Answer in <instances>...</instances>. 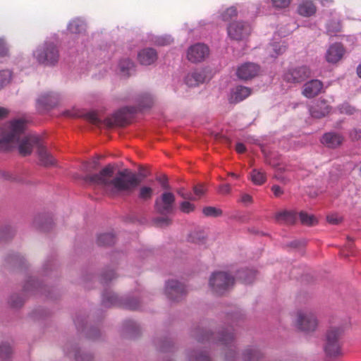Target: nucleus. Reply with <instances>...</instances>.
<instances>
[{"label":"nucleus","mask_w":361,"mask_h":361,"mask_svg":"<svg viewBox=\"0 0 361 361\" xmlns=\"http://www.w3.org/2000/svg\"><path fill=\"white\" fill-rule=\"evenodd\" d=\"M103 277L105 281H111L115 277V274L111 271L109 273L104 274Z\"/></svg>","instance_id":"0e129e2a"},{"label":"nucleus","mask_w":361,"mask_h":361,"mask_svg":"<svg viewBox=\"0 0 361 361\" xmlns=\"http://www.w3.org/2000/svg\"><path fill=\"white\" fill-rule=\"evenodd\" d=\"M12 353L11 346L7 343H4L0 345V357L2 359H6Z\"/></svg>","instance_id":"37998d69"},{"label":"nucleus","mask_w":361,"mask_h":361,"mask_svg":"<svg viewBox=\"0 0 361 361\" xmlns=\"http://www.w3.org/2000/svg\"><path fill=\"white\" fill-rule=\"evenodd\" d=\"M238 15L237 9L234 6L228 8L222 14L221 17L223 20L228 21L235 18Z\"/></svg>","instance_id":"58836bf2"},{"label":"nucleus","mask_w":361,"mask_h":361,"mask_svg":"<svg viewBox=\"0 0 361 361\" xmlns=\"http://www.w3.org/2000/svg\"><path fill=\"white\" fill-rule=\"evenodd\" d=\"M34 56L39 63L53 65L58 61L59 51L52 42H46L39 46L34 52Z\"/></svg>","instance_id":"39448f33"},{"label":"nucleus","mask_w":361,"mask_h":361,"mask_svg":"<svg viewBox=\"0 0 361 361\" xmlns=\"http://www.w3.org/2000/svg\"><path fill=\"white\" fill-rule=\"evenodd\" d=\"M154 195V189L149 186L142 185L139 188L137 197L143 201H149Z\"/></svg>","instance_id":"cd10ccee"},{"label":"nucleus","mask_w":361,"mask_h":361,"mask_svg":"<svg viewBox=\"0 0 361 361\" xmlns=\"http://www.w3.org/2000/svg\"><path fill=\"white\" fill-rule=\"evenodd\" d=\"M286 50V46L280 43H274L269 48V52L271 54V56L274 58L284 53Z\"/></svg>","instance_id":"72a5a7b5"},{"label":"nucleus","mask_w":361,"mask_h":361,"mask_svg":"<svg viewBox=\"0 0 361 361\" xmlns=\"http://www.w3.org/2000/svg\"><path fill=\"white\" fill-rule=\"evenodd\" d=\"M193 191L195 195L197 197V198H200L204 194L205 188L204 186L202 185H197L193 188Z\"/></svg>","instance_id":"8fccbe9b"},{"label":"nucleus","mask_w":361,"mask_h":361,"mask_svg":"<svg viewBox=\"0 0 361 361\" xmlns=\"http://www.w3.org/2000/svg\"><path fill=\"white\" fill-rule=\"evenodd\" d=\"M153 103L152 97L149 94H146L143 97L140 105L141 108H149L152 106Z\"/></svg>","instance_id":"49530a36"},{"label":"nucleus","mask_w":361,"mask_h":361,"mask_svg":"<svg viewBox=\"0 0 361 361\" xmlns=\"http://www.w3.org/2000/svg\"><path fill=\"white\" fill-rule=\"evenodd\" d=\"M8 47L5 41L3 39H0V56H5L8 54Z\"/></svg>","instance_id":"603ef678"},{"label":"nucleus","mask_w":361,"mask_h":361,"mask_svg":"<svg viewBox=\"0 0 361 361\" xmlns=\"http://www.w3.org/2000/svg\"><path fill=\"white\" fill-rule=\"evenodd\" d=\"M178 194L185 200H196L197 198L192 195L191 193L182 194V190L177 191Z\"/></svg>","instance_id":"4d7b16f0"},{"label":"nucleus","mask_w":361,"mask_h":361,"mask_svg":"<svg viewBox=\"0 0 361 361\" xmlns=\"http://www.w3.org/2000/svg\"><path fill=\"white\" fill-rule=\"evenodd\" d=\"M271 191L274 192V195L276 197H279L280 195H281L282 194H283V190H282V188L278 185H274L272 187H271Z\"/></svg>","instance_id":"6e6d98bb"},{"label":"nucleus","mask_w":361,"mask_h":361,"mask_svg":"<svg viewBox=\"0 0 361 361\" xmlns=\"http://www.w3.org/2000/svg\"><path fill=\"white\" fill-rule=\"evenodd\" d=\"M189 241L198 245L205 243V236L201 232H194L189 235Z\"/></svg>","instance_id":"4c0bfd02"},{"label":"nucleus","mask_w":361,"mask_h":361,"mask_svg":"<svg viewBox=\"0 0 361 361\" xmlns=\"http://www.w3.org/2000/svg\"><path fill=\"white\" fill-rule=\"evenodd\" d=\"M2 176L6 180H14V178L13 177V176L11 174H10L8 172H3Z\"/></svg>","instance_id":"774afa93"},{"label":"nucleus","mask_w":361,"mask_h":361,"mask_svg":"<svg viewBox=\"0 0 361 361\" xmlns=\"http://www.w3.org/2000/svg\"><path fill=\"white\" fill-rule=\"evenodd\" d=\"M165 292L168 298L174 302L182 300L187 293L185 286L175 280L166 283Z\"/></svg>","instance_id":"9d476101"},{"label":"nucleus","mask_w":361,"mask_h":361,"mask_svg":"<svg viewBox=\"0 0 361 361\" xmlns=\"http://www.w3.org/2000/svg\"><path fill=\"white\" fill-rule=\"evenodd\" d=\"M85 23L79 20L75 19L70 22L68 29L71 33H80L85 30Z\"/></svg>","instance_id":"7c9ffc66"},{"label":"nucleus","mask_w":361,"mask_h":361,"mask_svg":"<svg viewBox=\"0 0 361 361\" xmlns=\"http://www.w3.org/2000/svg\"><path fill=\"white\" fill-rule=\"evenodd\" d=\"M212 334H209V333H206L204 336H203L202 337H200L198 338V341L200 342H203L204 340H207V341H210V336H212Z\"/></svg>","instance_id":"69168bd1"},{"label":"nucleus","mask_w":361,"mask_h":361,"mask_svg":"<svg viewBox=\"0 0 361 361\" xmlns=\"http://www.w3.org/2000/svg\"><path fill=\"white\" fill-rule=\"evenodd\" d=\"M298 327L304 331H314L317 326V320L310 311H300L296 320Z\"/></svg>","instance_id":"6e6552de"},{"label":"nucleus","mask_w":361,"mask_h":361,"mask_svg":"<svg viewBox=\"0 0 361 361\" xmlns=\"http://www.w3.org/2000/svg\"><path fill=\"white\" fill-rule=\"evenodd\" d=\"M102 302L106 307L116 305L118 303V299L114 293H105L103 295Z\"/></svg>","instance_id":"c9c22d12"},{"label":"nucleus","mask_w":361,"mask_h":361,"mask_svg":"<svg viewBox=\"0 0 361 361\" xmlns=\"http://www.w3.org/2000/svg\"><path fill=\"white\" fill-rule=\"evenodd\" d=\"M85 118L92 124L97 126H99L102 123V121L99 118L97 114L94 111L86 114L85 115Z\"/></svg>","instance_id":"a19ab883"},{"label":"nucleus","mask_w":361,"mask_h":361,"mask_svg":"<svg viewBox=\"0 0 361 361\" xmlns=\"http://www.w3.org/2000/svg\"><path fill=\"white\" fill-rule=\"evenodd\" d=\"M37 154L41 165L44 166H51L55 164V159L49 153H48L47 149L42 143L38 145Z\"/></svg>","instance_id":"4be33fe9"},{"label":"nucleus","mask_w":361,"mask_h":361,"mask_svg":"<svg viewBox=\"0 0 361 361\" xmlns=\"http://www.w3.org/2000/svg\"><path fill=\"white\" fill-rule=\"evenodd\" d=\"M311 75L310 69L306 66H302L288 70L283 75V79L288 82L300 83Z\"/></svg>","instance_id":"1a4fd4ad"},{"label":"nucleus","mask_w":361,"mask_h":361,"mask_svg":"<svg viewBox=\"0 0 361 361\" xmlns=\"http://www.w3.org/2000/svg\"><path fill=\"white\" fill-rule=\"evenodd\" d=\"M176 197L171 192H164L154 201V209L161 215L171 214L175 209Z\"/></svg>","instance_id":"423d86ee"},{"label":"nucleus","mask_w":361,"mask_h":361,"mask_svg":"<svg viewBox=\"0 0 361 361\" xmlns=\"http://www.w3.org/2000/svg\"><path fill=\"white\" fill-rule=\"evenodd\" d=\"M59 102L58 95L54 93H44L37 99V107L42 110H48L54 107Z\"/></svg>","instance_id":"dca6fc26"},{"label":"nucleus","mask_w":361,"mask_h":361,"mask_svg":"<svg viewBox=\"0 0 361 361\" xmlns=\"http://www.w3.org/2000/svg\"><path fill=\"white\" fill-rule=\"evenodd\" d=\"M8 114V111L3 107H0V118L6 117Z\"/></svg>","instance_id":"338daca9"},{"label":"nucleus","mask_w":361,"mask_h":361,"mask_svg":"<svg viewBox=\"0 0 361 361\" xmlns=\"http://www.w3.org/2000/svg\"><path fill=\"white\" fill-rule=\"evenodd\" d=\"M11 80V73L8 71H0V90Z\"/></svg>","instance_id":"c03bdc74"},{"label":"nucleus","mask_w":361,"mask_h":361,"mask_svg":"<svg viewBox=\"0 0 361 361\" xmlns=\"http://www.w3.org/2000/svg\"><path fill=\"white\" fill-rule=\"evenodd\" d=\"M235 150L238 153L242 154L246 151V147L244 144L239 142L235 145Z\"/></svg>","instance_id":"680f3d73"},{"label":"nucleus","mask_w":361,"mask_h":361,"mask_svg":"<svg viewBox=\"0 0 361 361\" xmlns=\"http://www.w3.org/2000/svg\"><path fill=\"white\" fill-rule=\"evenodd\" d=\"M124 305L125 307H127L130 310H137L138 307V302L137 300H133L132 301L125 303Z\"/></svg>","instance_id":"13d9d810"},{"label":"nucleus","mask_w":361,"mask_h":361,"mask_svg":"<svg viewBox=\"0 0 361 361\" xmlns=\"http://www.w3.org/2000/svg\"><path fill=\"white\" fill-rule=\"evenodd\" d=\"M241 201L243 203H251L252 201V197L248 194H244L242 195Z\"/></svg>","instance_id":"e2e57ef3"},{"label":"nucleus","mask_w":361,"mask_h":361,"mask_svg":"<svg viewBox=\"0 0 361 361\" xmlns=\"http://www.w3.org/2000/svg\"><path fill=\"white\" fill-rule=\"evenodd\" d=\"M190 359L191 361H210L209 356L204 353H200L195 357L192 355Z\"/></svg>","instance_id":"09e8293b"},{"label":"nucleus","mask_w":361,"mask_h":361,"mask_svg":"<svg viewBox=\"0 0 361 361\" xmlns=\"http://www.w3.org/2000/svg\"><path fill=\"white\" fill-rule=\"evenodd\" d=\"M172 222L171 219L168 216H160L154 219L153 223L157 227H165L169 226Z\"/></svg>","instance_id":"ea45409f"},{"label":"nucleus","mask_w":361,"mask_h":361,"mask_svg":"<svg viewBox=\"0 0 361 361\" xmlns=\"http://www.w3.org/2000/svg\"><path fill=\"white\" fill-rule=\"evenodd\" d=\"M339 111L341 114L353 115L355 113L356 109L349 104L344 103L339 106Z\"/></svg>","instance_id":"79ce46f5"},{"label":"nucleus","mask_w":361,"mask_h":361,"mask_svg":"<svg viewBox=\"0 0 361 361\" xmlns=\"http://www.w3.org/2000/svg\"><path fill=\"white\" fill-rule=\"evenodd\" d=\"M228 35L231 39L243 41L247 39L251 33L250 25L243 21H236L229 24L227 28Z\"/></svg>","instance_id":"0eeeda50"},{"label":"nucleus","mask_w":361,"mask_h":361,"mask_svg":"<svg viewBox=\"0 0 361 361\" xmlns=\"http://www.w3.org/2000/svg\"><path fill=\"white\" fill-rule=\"evenodd\" d=\"M310 114L312 117L320 118L326 116L331 111L330 106L324 100H319L311 106Z\"/></svg>","instance_id":"6ab92c4d"},{"label":"nucleus","mask_w":361,"mask_h":361,"mask_svg":"<svg viewBox=\"0 0 361 361\" xmlns=\"http://www.w3.org/2000/svg\"><path fill=\"white\" fill-rule=\"evenodd\" d=\"M137 59L142 65L149 66L157 59V53L152 48H146L138 53Z\"/></svg>","instance_id":"aec40b11"},{"label":"nucleus","mask_w":361,"mask_h":361,"mask_svg":"<svg viewBox=\"0 0 361 361\" xmlns=\"http://www.w3.org/2000/svg\"><path fill=\"white\" fill-rule=\"evenodd\" d=\"M25 121L23 119H16L11 121L6 127L0 128V148L2 150H9L11 145L18 142V151L22 156L31 154L33 147H38L41 141L38 136L29 135L20 140L25 129Z\"/></svg>","instance_id":"f03ea898"},{"label":"nucleus","mask_w":361,"mask_h":361,"mask_svg":"<svg viewBox=\"0 0 361 361\" xmlns=\"http://www.w3.org/2000/svg\"><path fill=\"white\" fill-rule=\"evenodd\" d=\"M205 75L203 71H194L188 73L185 77V83L189 87H195L203 83Z\"/></svg>","instance_id":"5701e85b"},{"label":"nucleus","mask_w":361,"mask_h":361,"mask_svg":"<svg viewBox=\"0 0 361 361\" xmlns=\"http://www.w3.org/2000/svg\"><path fill=\"white\" fill-rule=\"evenodd\" d=\"M251 92L252 90L249 87L242 85L237 86L232 91L229 97V102L231 104H237L249 97Z\"/></svg>","instance_id":"a211bd4d"},{"label":"nucleus","mask_w":361,"mask_h":361,"mask_svg":"<svg viewBox=\"0 0 361 361\" xmlns=\"http://www.w3.org/2000/svg\"><path fill=\"white\" fill-rule=\"evenodd\" d=\"M133 66H134L133 62L129 59H122L119 63V67H120L121 72L124 75H129L130 71L133 68Z\"/></svg>","instance_id":"f704fd0d"},{"label":"nucleus","mask_w":361,"mask_h":361,"mask_svg":"<svg viewBox=\"0 0 361 361\" xmlns=\"http://www.w3.org/2000/svg\"><path fill=\"white\" fill-rule=\"evenodd\" d=\"M322 87V82L317 79L311 80L303 85L302 93L307 98H313L320 93Z\"/></svg>","instance_id":"2eb2a0df"},{"label":"nucleus","mask_w":361,"mask_h":361,"mask_svg":"<svg viewBox=\"0 0 361 361\" xmlns=\"http://www.w3.org/2000/svg\"><path fill=\"white\" fill-rule=\"evenodd\" d=\"M300 222L306 226H314L317 223V220L313 215H310L305 212H300L299 214Z\"/></svg>","instance_id":"2f4dec72"},{"label":"nucleus","mask_w":361,"mask_h":361,"mask_svg":"<svg viewBox=\"0 0 361 361\" xmlns=\"http://www.w3.org/2000/svg\"><path fill=\"white\" fill-rule=\"evenodd\" d=\"M34 225L36 228L43 231H48L51 228L52 219L40 215L35 219Z\"/></svg>","instance_id":"b1692460"},{"label":"nucleus","mask_w":361,"mask_h":361,"mask_svg":"<svg viewBox=\"0 0 361 361\" xmlns=\"http://www.w3.org/2000/svg\"><path fill=\"white\" fill-rule=\"evenodd\" d=\"M259 72V66L254 63H245L237 70V75L241 80H250L257 76Z\"/></svg>","instance_id":"f8f14e48"},{"label":"nucleus","mask_w":361,"mask_h":361,"mask_svg":"<svg viewBox=\"0 0 361 361\" xmlns=\"http://www.w3.org/2000/svg\"><path fill=\"white\" fill-rule=\"evenodd\" d=\"M271 2L274 7L283 8L289 6L290 0H271Z\"/></svg>","instance_id":"de8ad7c7"},{"label":"nucleus","mask_w":361,"mask_h":361,"mask_svg":"<svg viewBox=\"0 0 361 361\" xmlns=\"http://www.w3.org/2000/svg\"><path fill=\"white\" fill-rule=\"evenodd\" d=\"M343 332L341 327H331L326 332L324 351L329 357H336L341 354L340 338Z\"/></svg>","instance_id":"20e7f679"},{"label":"nucleus","mask_w":361,"mask_h":361,"mask_svg":"<svg viewBox=\"0 0 361 361\" xmlns=\"http://www.w3.org/2000/svg\"><path fill=\"white\" fill-rule=\"evenodd\" d=\"M349 135L352 140H358L361 138V130L355 128L350 131Z\"/></svg>","instance_id":"3c124183"},{"label":"nucleus","mask_w":361,"mask_h":361,"mask_svg":"<svg viewBox=\"0 0 361 361\" xmlns=\"http://www.w3.org/2000/svg\"><path fill=\"white\" fill-rule=\"evenodd\" d=\"M327 221L331 224H338L341 219L337 215L332 214L327 216Z\"/></svg>","instance_id":"5fc2aeb1"},{"label":"nucleus","mask_w":361,"mask_h":361,"mask_svg":"<svg viewBox=\"0 0 361 361\" xmlns=\"http://www.w3.org/2000/svg\"><path fill=\"white\" fill-rule=\"evenodd\" d=\"M202 212L206 216L217 217L222 214V210L214 207H206L203 208Z\"/></svg>","instance_id":"e433bc0d"},{"label":"nucleus","mask_w":361,"mask_h":361,"mask_svg":"<svg viewBox=\"0 0 361 361\" xmlns=\"http://www.w3.org/2000/svg\"><path fill=\"white\" fill-rule=\"evenodd\" d=\"M84 180L89 184L102 187L110 195H130L140 185L137 175L129 169L118 171L114 176V168L108 165L99 173L87 175Z\"/></svg>","instance_id":"f257e3e1"},{"label":"nucleus","mask_w":361,"mask_h":361,"mask_svg":"<svg viewBox=\"0 0 361 361\" xmlns=\"http://www.w3.org/2000/svg\"><path fill=\"white\" fill-rule=\"evenodd\" d=\"M157 180L159 181L164 189H169L170 186L168 183V178L166 176H160L157 178Z\"/></svg>","instance_id":"864d4df0"},{"label":"nucleus","mask_w":361,"mask_h":361,"mask_svg":"<svg viewBox=\"0 0 361 361\" xmlns=\"http://www.w3.org/2000/svg\"><path fill=\"white\" fill-rule=\"evenodd\" d=\"M262 353L256 348H247L243 353L244 361H259Z\"/></svg>","instance_id":"bb28decb"},{"label":"nucleus","mask_w":361,"mask_h":361,"mask_svg":"<svg viewBox=\"0 0 361 361\" xmlns=\"http://www.w3.org/2000/svg\"><path fill=\"white\" fill-rule=\"evenodd\" d=\"M238 277L245 283H250L254 281L255 272L252 270H242L238 273Z\"/></svg>","instance_id":"473e14b6"},{"label":"nucleus","mask_w":361,"mask_h":361,"mask_svg":"<svg viewBox=\"0 0 361 361\" xmlns=\"http://www.w3.org/2000/svg\"><path fill=\"white\" fill-rule=\"evenodd\" d=\"M276 220L285 224H294L298 219V214L295 210H284L275 214Z\"/></svg>","instance_id":"412c9836"},{"label":"nucleus","mask_w":361,"mask_h":361,"mask_svg":"<svg viewBox=\"0 0 361 361\" xmlns=\"http://www.w3.org/2000/svg\"><path fill=\"white\" fill-rule=\"evenodd\" d=\"M209 53L208 47L204 44L197 43L188 49L187 58L192 63H198L204 60L208 56Z\"/></svg>","instance_id":"9b49d317"},{"label":"nucleus","mask_w":361,"mask_h":361,"mask_svg":"<svg viewBox=\"0 0 361 361\" xmlns=\"http://www.w3.org/2000/svg\"><path fill=\"white\" fill-rule=\"evenodd\" d=\"M344 54V49L339 43H335L330 46L326 54V61L329 63H335L340 61Z\"/></svg>","instance_id":"f3484780"},{"label":"nucleus","mask_w":361,"mask_h":361,"mask_svg":"<svg viewBox=\"0 0 361 361\" xmlns=\"http://www.w3.org/2000/svg\"><path fill=\"white\" fill-rule=\"evenodd\" d=\"M298 11L300 15L307 17L315 13L316 7L313 2L306 1L299 5Z\"/></svg>","instance_id":"393cba45"},{"label":"nucleus","mask_w":361,"mask_h":361,"mask_svg":"<svg viewBox=\"0 0 361 361\" xmlns=\"http://www.w3.org/2000/svg\"><path fill=\"white\" fill-rule=\"evenodd\" d=\"M344 140L342 135L329 132L323 135L321 138V142L329 148L335 149L341 146Z\"/></svg>","instance_id":"4468645a"},{"label":"nucleus","mask_w":361,"mask_h":361,"mask_svg":"<svg viewBox=\"0 0 361 361\" xmlns=\"http://www.w3.org/2000/svg\"><path fill=\"white\" fill-rule=\"evenodd\" d=\"M104 123L109 128L124 126L128 124L127 109H122L114 113L111 117L106 118Z\"/></svg>","instance_id":"ddd939ff"},{"label":"nucleus","mask_w":361,"mask_h":361,"mask_svg":"<svg viewBox=\"0 0 361 361\" xmlns=\"http://www.w3.org/2000/svg\"><path fill=\"white\" fill-rule=\"evenodd\" d=\"M180 209L183 213L189 214L194 211L195 205L188 201H184L180 203Z\"/></svg>","instance_id":"a18cd8bd"},{"label":"nucleus","mask_w":361,"mask_h":361,"mask_svg":"<svg viewBox=\"0 0 361 361\" xmlns=\"http://www.w3.org/2000/svg\"><path fill=\"white\" fill-rule=\"evenodd\" d=\"M234 278L225 271H216L209 279V286L217 295H223L229 290L234 284Z\"/></svg>","instance_id":"7ed1b4c3"},{"label":"nucleus","mask_w":361,"mask_h":361,"mask_svg":"<svg viewBox=\"0 0 361 361\" xmlns=\"http://www.w3.org/2000/svg\"><path fill=\"white\" fill-rule=\"evenodd\" d=\"M115 242V237L112 233L100 234L97 238V243L99 245H111Z\"/></svg>","instance_id":"c756f323"},{"label":"nucleus","mask_w":361,"mask_h":361,"mask_svg":"<svg viewBox=\"0 0 361 361\" xmlns=\"http://www.w3.org/2000/svg\"><path fill=\"white\" fill-rule=\"evenodd\" d=\"M231 192V185L224 184L219 187V192L224 195L228 194Z\"/></svg>","instance_id":"bf43d9fd"},{"label":"nucleus","mask_w":361,"mask_h":361,"mask_svg":"<svg viewBox=\"0 0 361 361\" xmlns=\"http://www.w3.org/2000/svg\"><path fill=\"white\" fill-rule=\"evenodd\" d=\"M234 339L233 333L231 330H227L226 331H223L220 334V337L219 341L221 344L224 345L226 346L228 345L231 348L232 345V343Z\"/></svg>","instance_id":"c85d7f7f"},{"label":"nucleus","mask_w":361,"mask_h":361,"mask_svg":"<svg viewBox=\"0 0 361 361\" xmlns=\"http://www.w3.org/2000/svg\"><path fill=\"white\" fill-rule=\"evenodd\" d=\"M23 304V300L21 298H18L17 300L16 301L13 298V297L11 300V305L13 307H19L22 306Z\"/></svg>","instance_id":"052dcab7"},{"label":"nucleus","mask_w":361,"mask_h":361,"mask_svg":"<svg viewBox=\"0 0 361 361\" xmlns=\"http://www.w3.org/2000/svg\"><path fill=\"white\" fill-rule=\"evenodd\" d=\"M251 181L257 185H262L267 181V176L262 169H254L250 176Z\"/></svg>","instance_id":"a878e982"}]
</instances>
